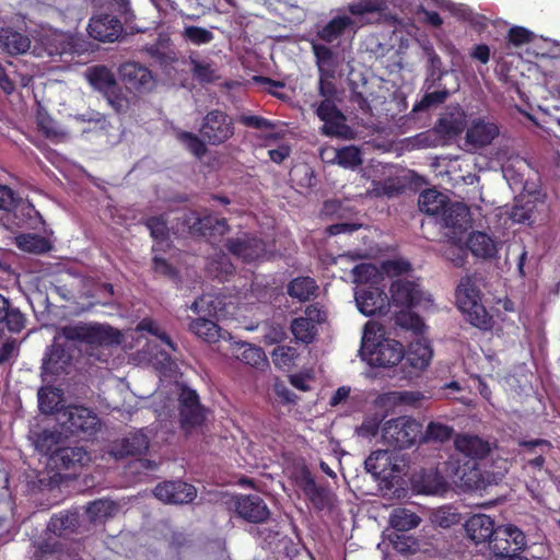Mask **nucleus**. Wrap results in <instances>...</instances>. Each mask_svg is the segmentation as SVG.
<instances>
[{"label":"nucleus","instance_id":"f257e3e1","mask_svg":"<svg viewBox=\"0 0 560 560\" xmlns=\"http://www.w3.org/2000/svg\"><path fill=\"white\" fill-rule=\"evenodd\" d=\"M65 342L57 340L47 349L43 359L44 374L58 376L66 373L73 359L74 349L68 342L88 346H110L119 343L120 332L108 325L97 323H78L60 328Z\"/></svg>","mask_w":560,"mask_h":560},{"label":"nucleus","instance_id":"f03ea898","mask_svg":"<svg viewBox=\"0 0 560 560\" xmlns=\"http://www.w3.org/2000/svg\"><path fill=\"white\" fill-rule=\"evenodd\" d=\"M454 445L456 451L465 457V462L454 469V476L468 489H477L482 481L477 459L486 458L490 453V444L477 435H457Z\"/></svg>","mask_w":560,"mask_h":560},{"label":"nucleus","instance_id":"7ed1b4c3","mask_svg":"<svg viewBox=\"0 0 560 560\" xmlns=\"http://www.w3.org/2000/svg\"><path fill=\"white\" fill-rule=\"evenodd\" d=\"M456 303L472 326L482 330L492 327V317L481 303L480 291L470 277L462 278L457 285Z\"/></svg>","mask_w":560,"mask_h":560},{"label":"nucleus","instance_id":"20e7f679","mask_svg":"<svg viewBox=\"0 0 560 560\" xmlns=\"http://www.w3.org/2000/svg\"><path fill=\"white\" fill-rule=\"evenodd\" d=\"M369 325L365 326L362 338L361 352L364 359L372 366L392 368L401 364L404 359V346L399 341L390 338H381L376 340L370 337Z\"/></svg>","mask_w":560,"mask_h":560},{"label":"nucleus","instance_id":"39448f33","mask_svg":"<svg viewBox=\"0 0 560 560\" xmlns=\"http://www.w3.org/2000/svg\"><path fill=\"white\" fill-rule=\"evenodd\" d=\"M383 441L395 450H405L421 442L422 424L408 416H400L384 422Z\"/></svg>","mask_w":560,"mask_h":560},{"label":"nucleus","instance_id":"423d86ee","mask_svg":"<svg viewBox=\"0 0 560 560\" xmlns=\"http://www.w3.org/2000/svg\"><path fill=\"white\" fill-rule=\"evenodd\" d=\"M180 222L190 235L203 237L210 243L221 242L230 232L228 220L211 213L199 215L197 211L188 210L183 213Z\"/></svg>","mask_w":560,"mask_h":560},{"label":"nucleus","instance_id":"0eeeda50","mask_svg":"<svg viewBox=\"0 0 560 560\" xmlns=\"http://www.w3.org/2000/svg\"><path fill=\"white\" fill-rule=\"evenodd\" d=\"M57 422L70 435L92 436L100 428L97 415L83 406L62 407L57 412Z\"/></svg>","mask_w":560,"mask_h":560},{"label":"nucleus","instance_id":"6e6552de","mask_svg":"<svg viewBox=\"0 0 560 560\" xmlns=\"http://www.w3.org/2000/svg\"><path fill=\"white\" fill-rule=\"evenodd\" d=\"M199 133L208 144L221 145L233 138L235 133L234 119L224 110L211 109L202 118Z\"/></svg>","mask_w":560,"mask_h":560},{"label":"nucleus","instance_id":"1a4fd4ad","mask_svg":"<svg viewBox=\"0 0 560 560\" xmlns=\"http://www.w3.org/2000/svg\"><path fill=\"white\" fill-rule=\"evenodd\" d=\"M178 415L180 428L185 431L201 427L206 421V409L198 393L186 385H182L179 389Z\"/></svg>","mask_w":560,"mask_h":560},{"label":"nucleus","instance_id":"9d476101","mask_svg":"<svg viewBox=\"0 0 560 560\" xmlns=\"http://www.w3.org/2000/svg\"><path fill=\"white\" fill-rule=\"evenodd\" d=\"M488 545L497 559L524 550L526 547V536L515 525L498 526Z\"/></svg>","mask_w":560,"mask_h":560},{"label":"nucleus","instance_id":"9b49d317","mask_svg":"<svg viewBox=\"0 0 560 560\" xmlns=\"http://www.w3.org/2000/svg\"><path fill=\"white\" fill-rule=\"evenodd\" d=\"M224 246L231 255L247 264L258 261L267 254L265 241L252 233L230 237L225 241Z\"/></svg>","mask_w":560,"mask_h":560},{"label":"nucleus","instance_id":"f8f14e48","mask_svg":"<svg viewBox=\"0 0 560 560\" xmlns=\"http://www.w3.org/2000/svg\"><path fill=\"white\" fill-rule=\"evenodd\" d=\"M325 320L326 312L316 304H310L303 315L292 319L290 329L298 341L310 345L318 334V325Z\"/></svg>","mask_w":560,"mask_h":560},{"label":"nucleus","instance_id":"ddd939ff","mask_svg":"<svg viewBox=\"0 0 560 560\" xmlns=\"http://www.w3.org/2000/svg\"><path fill=\"white\" fill-rule=\"evenodd\" d=\"M465 129V121L462 117L453 114L445 115L438 119L434 127L420 133L419 140L428 147L445 144L448 140L459 136Z\"/></svg>","mask_w":560,"mask_h":560},{"label":"nucleus","instance_id":"4468645a","mask_svg":"<svg viewBox=\"0 0 560 560\" xmlns=\"http://www.w3.org/2000/svg\"><path fill=\"white\" fill-rule=\"evenodd\" d=\"M432 353V349L427 341L419 339L410 342L408 349H404V359L401 361L404 377L411 378L425 370L430 364Z\"/></svg>","mask_w":560,"mask_h":560},{"label":"nucleus","instance_id":"2eb2a0df","mask_svg":"<svg viewBox=\"0 0 560 560\" xmlns=\"http://www.w3.org/2000/svg\"><path fill=\"white\" fill-rule=\"evenodd\" d=\"M88 32L98 42L114 43L122 35L124 26L117 16L102 13L90 19Z\"/></svg>","mask_w":560,"mask_h":560},{"label":"nucleus","instance_id":"dca6fc26","mask_svg":"<svg viewBox=\"0 0 560 560\" xmlns=\"http://www.w3.org/2000/svg\"><path fill=\"white\" fill-rule=\"evenodd\" d=\"M153 494L165 503L184 504L195 500L197 490L192 485L183 480H171L156 485Z\"/></svg>","mask_w":560,"mask_h":560},{"label":"nucleus","instance_id":"f3484780","mask_svg":"<svg viewBox=\"0 0 560 560\" xmlns=\"http://www.w3.org/2000/svg\"><path fill=\"white\" fill-rule=\"evenodd\" d=\"M355 301L359 311L365 316L386 315L390 306L386 292L373 285L360 290Z\"/></svg>","mask_w":560,"mask_h":560},{"label":"nucleus","instance_id":"a211bd4d","mask_svg":"<svg viewBox=\"0 0 560 560\" xmlns=\"http://www.w3.org/2000/svg\"><path fill=\"white\" fill-rule=\"evenodd\" d=\"M119 77L126 89L135 92L149 90L152 84L151 71L135 61H128L119 67Z\"/></svg>","mask_w":560,"mask_h":560},{"label":"nucleus","instance_id":"6ab92c4d","mask_svg":"<svg viewBox=\"0 0 560 560\" xmlns=\"http://www.w3.org/2000/svg\"><path fill=\"white\" fill-rule=\"evenodd\" d=\"M237 515L249 523H264L270 516V511L264 499L257 494L241 495L236 499Z\"/></svg>","mask_w":560,"mask_h":560},{"label":"nucleus","instance_id":"aec40b11","mask_svg":"<svg viewBox=\"0 0 560 560\" xmlns=\"http://www.w3.org/2000/svg\"><path fill=\"white\" fill-rule=\"evenodd\" d=\"M389 301L399 307H413L422 300V292L419 285L410 280L398 279L392 282Z\"/></svg>","mask_w":560,"mask_h":560},{"label":"nucleus","instance_id":"412c9836","mask_svg":"<svg viewBox=\"0 0 560 560\" xmlns=\"http://www.w3.org/2000/svg\"><path fill=\"white\" fill-rule=\"evenodd\" d=\"M149 439L143 433H133L112 443L109 454L116 459H122L128 456H138L149 450Z\"/></svg>","mask_w":560,"mask_h":560},{"label":"nucleus","instance_id":"4be33fe9","mask_svg":"<svg viewBox=\"0 0 560 560\" xmlns=\"http://www.w3.org/2000/svg\"><path fill=\"white\" fill-rule=\"evenodd\" d=\"M30 36L12 26H0V49L10 56L26 54L31 48Z\"/></svg>","mask_w":560,"mask_h":560},{"label":"nucleus","instance_id":"5701e85b","mask_svg":"<svg viewBox=\"0 0 560 560\" xmlns=\"http://www.w3.org/2000/svg\"><path fill=\"white\" fill-rule=\"evenodd\" d=\"M465 530L475 544L488 542L497 527L494 521L486 514H474L465 522Z\"/></svg>","mask_w":560,"mask_h":560},{"label":"nucleus","instance_id":"b1692460","mask_svg":"<svg viewBox=\"0 0 560 560\" xmlns=\"http://www.w3.org/2000/svg\"><path fill=\"white\" fill-rule=\"evenodd\" d=\"M50 460L58 469H70L78 466H83L90 460L88 452L80 446L74 447H60L54 452Z\"/></svg>","mask_w":560,"mask_h":560},{"label":"nucleus","instance_id":"393cba45","mask_svg":"<svg viewBox=\"0 0 560 560\" xmlns=\"http://www.w3.org/2000/svg\"><path fill=\"white\" fill-rule=\"evenodd\" d=\"M469 209L462 202H451L444 208L436 222L446 229L462 230L468 222Z\"/></svg>","mask_w":560,"mask_h":560},{"label":"nucleus","instance_id":"a878e982","mask_svg":"<svg viewBox=\"0 0 560 560\" xmlns=\"http://www.w3.org/2000/svg\"><path fill=\"white\" fill-rule=\"evenodd\" d=\"M498 135L499 129L494 124L477 120L467 129L466 141L475 148H483L490 144Z\"/></svg>","mask_w":560,"mask_h":560},{"label":"nucleus","instance_id":"bb28decb","mask_svg":"<svg viewBox=\"0 0 560 560\" xmlns=\"http://www.w3.org/2000/svg\"><path fill=\"white\" fill-rule=\"evenodd\" d=\"M79 525L80 514L78 511H61L50 518L48 529L59 537H67L75 533Z\"/></svg>","mask_w":560,"mask_h":560},{"label":"nucleus","instance_id":"cd10ccee","mask_svg":"<svg viewBox=\"0 0 560 560\" xmlns=\"http://www.w3.org/2000/svg\"><path fill=\"white\" fill-rule=\"evenodd\" d=\"M448 201L446 195L435 189H427L420 194L418 205L421 212L438 220Z\"/></svg>","mask_w":560,"mask_h":560},{"label":"nucleus","instance_id":"c85d7f7f","mask_svg":"<svg viewBox=\"0 0 560 560\" xmlns=\"http://www.w3.org/2000/svg\"><path fill=\"white\" fill-rule=\"evenodd\" d=\"M86 79L91 86L102 94L110 89H115L118 84L110 69L106 66H94L86 70Z\"/></svg>","mask_w":560,"mask_h":560},{"label":"nucleus","instance_id":"c756f323","mask_svg":"<svg viewBox=\"0 0 560 560\" xmlns=\"http://www.w3.org/2000/svg\"><path fill=\"white\" fill-rule=\"evenodd\" d=\"M471 254L480 258H492L497 254L494 241L485 232H472L467 240Z\"/></svg>","mask_w":560,"mask_h":560},{"label":"nucleus","instance_id":"7c9ffc66","mask_svg":"<svg viewBox=\"0 0 560 560\" xmlns=\"http://www.w3.org/2000/svg\"><path fill=\"white\" fill-rule=\"evenodd\" d=\"M61 432L57 429H43L38 432L33 433V443L35 448L44 454L48 455L51 458L54 452L59 450V444L61 442Z\"/></svg>","mask_w":560,"mask_h":560},{"label":"nucleus","instance_id":"2f4dec72","mask_svg":"<svg viewBox=\"0 0 560 560\" xmlns=\"http://www.w3.org/2000/svg\"><path fill=\"white\" fill-rule=\"evenodd\" d=\"M318 285L311 277H298L292 279L287 285V293L300 302L310 301L316 295Z\"/></svg>","mask_w":560,"mask_h":560},{"label":"nucleus","instance_id":"473e14b6","mask_svg":"<svg viewBox=\"0 0 560 560\" xmlns=\"http://www.w3.org/2000/svg\"><path fill=\"white\" fill-rule=\"evenodd\" d=\"M0 324L12 332H20L25 326V316L20 310L11 307L10 302L0 294Z\"/></svg>","mask_w":560,"mask_h":560},{"label":"nucleus","instance_id":"72a5a7b5","mask_svg":"<svg viewBox=\"0 0 560 560\" xmlns=\"http://www.w3.org/2000/svg\"><path fill=\"white\" fill-rule=\"evenodd\" d=\"M422 399H423V395L420 392H411V390L387 392L380 396V402L384 407H394V406L417 407Z\"/></svg>","mask_w":560,"mask_h":560},{"label":"nucleus","instance_id":"f704fd0d","mask_svg":"<svg viewBox=\"0 0 560 560\" xmlns=\"http://www.w3.org/2000/svg\"><path fill=\"white\" fill-rule=\"evenodd\" d=\"M352 24V19L347 15L335 16L325 26L317 31V37L323 42L332 43L343 35L346 30Z\"/></svg>","mask_w":560,"mask_h":560},{"label":"nucleus","instance_id":"c9c22d12","mask_svg":"<svg viewBox=\"0 0 560 560\" xmlns=\"http://www.w3.org/2000/svg\"><path fill=\"white\" fill-rule=\"evenodd\" d=\"M189 331L207 342H217L220 339L219 325L209 318L200 316L189 323Z\"/></svg>","mask_w":560,"mask_h":560},{"label":"nucleus","instance_id":"e433bc0d","mask_svg":"<svg viewBox=\"0 0 560 560\" xmlns=\"http://www.w3.org/2000/svg\"><path fill=\"white\" fill-rule=\"evenodd\" d=\"M343 168L355 170L363 163L362 152L355 145H346L334 150V156L330 160Z\"/></svg>","mask_w":560,"mask_h":560},{"label":"nucleus","instance_id":"4c0bfd02","mask_svg":"<svg viewBox=\"0 0 560 560\" xmlns=\"http://www.w3.org/2000/svg\"><path fill=\"white\" fill-rule=\"evenodd\" d=\"M235 357L244 364L253 368H259L267 363V358L260 347L254 346L248 342L237 345L235 349Z\"/></svg>","mask_w":560,"mask_h":560},{"label":"nucleus","instance_id":"58836bf2","mask_svg":"<svg viewBox=\"0 0 560 560\" xmlns=\"http://www.w3.org/2000/svg\"><path fill=\"white\" fill-rule=\"evenodd\" d=\"M18 248L31 254H45L51 249L50 242L38 234H21L15 237Z\"/></svg>","mask_w":560,"mask_h":560},{"label":"nucleus","instance_id":"ea45409f","mask_svg":"<svg viewBox=\"0 0 560 560\" xmlns=\"http://www.w3.org/2000/svg\"><path fill=\"white\" fill-rule=\"evenodd\" d=\"M421 517L406 508H398L393 511L389 523L398 532H408L419 526Z\"/></svg>","mask_w":560,"mask_h":560},{"label":"nucleus","instance_id":"a19ab883","mask_svg":"<svg viewBox=\"0 0 560 560\" xmlns=\"http://www.w3.org/2000/svg\"><path fill=\"white\" fill-rule=\"evenodd\" d=\"M117 511V504L110 500L98 499L92 501L86 506V514L92 523H100L114 516Z\"/></svg>","mask_w":560,"mask_h":560},{"label":"nucleus","instance_id":"79ce46f5","mask_svg":"<svg viewBox=\"0 0 560 560\" xmlns=\"http://www.w3.org/2000/svg\"><path fill=\"white\" fill-rule=\"evenodd\" d=\"M347 10L354 16H362L369 13L383 15L388 10L387 0H355L348 4Z\"/></svg>","mask_w":560,"mask_h":560},{"label":"nucleus","instance_id":"37998d69","mask_svg":"<svg viewBox=\"0 0 560 560\" xmlns=\"http://www.w3.org/2000/svg\"><path fill=\"white\" fill-rule=\"evenodd\" d=\"M518 445L523 447L527 453L534 454L535 448L539 447L541 450V454L535 456L534 458L528 460V465L536 469H541L545 465V452H549L552 448V444L550 441L545 439H534V440H521Z\"/></svg>","mask_w":560,"mask_h":560},{"label":"nucleus","instance_id":"c03bdc74","mask_svg":"<svg viewBox=\"0 0 560 560\" xmlns=\"http://www.w3.org/2000/svg\"><path fill=\"white\" fill-rule=\"evenodd\" d=\"M178 141L196 158L200 159L206 155L207 142L203 138L190 131H180L177 133Z\"/></svg>","mask_w":560,"mask_h":560},{"label":"nucleus","instance_id":"a18cd8bd","mask_svg":"<svg viewBox=\"0 0 560 560\" xmlns=\"http://www.w3.org/2000/svg\"><path fill=\"white\" fill-rule=\"evenodd\" d=\"M460 513L452 505H443L432 513V522L442 527L450 528L460 522Z\"/></svg>","mask_w":560,"mask_h":560},{"label":"nucleus","instance_id":"49530a36","mask_svg":"<svg viewBox=\"0 0 560 560\" xmlns=\"http://www.w3.org/2000/svg\"><path fill=\"white\" fill-rule=\"evenodd\" d=\"M144 226L150 231V235L158 242H165L168 238L170 231L167 220L163 214L149 217L143 222Z\"/></svg>","mask_w":560,"mask_h":560},{"label":"nucleus","instance_id":"de8ad7c7","mask_svg":"<svg viewBox=\"0 0 560 560\" xmlns=\"http://www.w3.org/2000/svg\"><path fill=\"white\" fill-rule=\"evenodd\" d=\"M454 430L452 427L439 423V422H430L427 427L424 434L422 433L421 442H446L451 440Z\"/></svg>","mask_w":560,"mask_h":560},{"label":"nucleus","instance_id":"09e8293b","mask_svg":"<svg viewBox=\"0 0 560 560\" xmlns=\"http://www.w3.org/2000/svg\"><path fill=\"white\" fill-rule=\"evenodd\" d=\"M396 324L401 328L411 330L418 336L423 334L425 327L423 319L417 313L409 311L398 312L396 314Z\"/></svg>","mask_w":560,"mask_h":560},{"label":"nucleus","instance_id":"8fccbe9b","mask_svg":"<svg viewBox=\"0 0 560 560\" xmlns=\"http://www.w3.org/2000/svg\"><path fill=\"white\" fill-rule=\"evenodd\" d=\"M388 459L389 456L387 451H374L364 460V468L368 472L374 475L375 477H380L385 471L386 463Z\"/></svg>","mask_w":560,"mask_h":560},{"label":"nucleus","instance_id":"3c124183","mask_svg":"<svg viewBox=\"0 0 560 560\" xmlns=\"http://www.w3.org/2000/svg\"><path fill=\"white\" fill-rule=\"evenodd\" d=\"M103 96L116 114H125L130 107V102L122 89L117 84L115 89H110Z\"/></svg>","mask_w":560,"mask_h":560},{"label":"nucleus","instance_id":"603ef678","mask_svg":"<svg viewBox=\"0 0 560 560\" xmlns=\"http://www.w3.org/2000/svg\"><path fill=\"white\" fill-rule=\"evenodd\" d=\"M298 357V350L288 346H279L271 353L272 362L279 369L291 368Z\"/></svg>","mask_w":560,"mask_h":560},{"label":"nucleus","instance_id":"864d4df0","mask_svg":"<svg viewBox=\"0 0 560 560\" xmlns=\"http://www.w3.org/2000/svg\"><path fill=\"white\" fill-rule=\"evenodd\" d=\"M346 117L343 114L339 118H329L324 120L320 128L322 133L328 137H346L350 128L346 125Z\"/></svg>","mask_w":560,"mask_h":560},{"label":"nucleus","instance_id":"5fc2aeb1","mask_svg":"<svg viewBox=\"0 0 560 560\" xmlns=\"http://www.w3.org/2000/svg\"><path fill=\"white\" fill-rule=\"evenodd\" d=\"M450 93L447 90L434 91L425 93L421 101L413 105L412 112H422L431 106L442 104L446 101Z\"/></svg>","mask_w":560,"mask_h":560},{"label":"nucleus","instance_id":"6e6d98bb","mask_svg":"<svg viewBox=\"0 0 560 560\" xmlns=\"http://www.w3.org/2000/svg\"><path fill=\"white\" fill-rule=\"evenodd\" d=\"M378 276V270L375 265L370 262L359 264L352 269L353 282L355 283H369L372 282Z\"/></svg>","mask_w":560,"mask_h":560},{"label":"nucleus","instance_id":"4d7b16f0","mask_svg":"<svg viewBox=\"0 0 560 560\" xmlns=\"http://www.w3.org/2000/svg\"><path fill=\"white\" fill-rule=\"evenodd\" d=\"M238 121L245 127L257 130H273L276 128L275 122L262 116L257 115L243 114L238 117Z\"/></svg>","mask_w":560,"mask_h":560},{"label":"nucleus","instance_id":"13d9d810","mask_svg":"<svg viewBox=\"0 0 560 560\" xmlns=\"http://www.w3.org/2000/svg\"><path fill=\"white\" fill-rule=\"evenodd\" d=\"M185 37L195 45H202L210 43L214 36L207 28L191 25L185 28Z\"/></svg>","mask_w":560,"mask_h":560},{"label":"nucleus","instance_id":"bf43d9fd","mask_svg":"<svg viewBox=\"0 0 560 560\" xmlns=\"http://www.w3.org/2000/svg\"><path fill=\"white\" fill-rule=\"evenodd\" d=\"M152 270L160 276H163L167 279L174 280L178 278V271L177 269L170 264L166 259L154 256L152 258Z\"/></svg>","mask_w":560,"mask_h":560},{"label":"nucleus","instance_id":"052dcab7","mask_svg":"<svg viewBox=\"0 0 560 560\" xmlns=\"http://www.w3.org/2000/svg\"><path fill=\"white\" fill-rule=\"evenodd\" d=\"M59 541H43L34 556V560H59Z\"/></svg>","mask_w":560,"mask_h":560},{"label":"nucleus","instance_id":"680f3d73","mask_svg":"<svg viewBox=\"0 0 560 560\" xmlns=\"http://www.w3.org/2000/svg\"><path fill=\"white\" fill-rule=\"evenodd\" d=\"M210 270L215 272L214 276L223 281L234 273L235 268L226 256H221L211 264Z\"/></svg>","mask_w":560,"mask_h":560},{"label":"nucleus","instance_id":"e2e57ef3","mask_svg":"<svg viewBox=\"0 0 560 560\" xmlns=\"http://www.w3.org/2000/svg\"><path fill=\"white\" fill-rule=\"evenodd\" d=\"M317 117L324 121L329 118H339L342 112L337 107L335 100H323L316 108Z\"/></svg>","mask_w":560,"mask_h":560},{"label":"nucleus","instance_id":"0e129e2a","mask_svg":"<svg viewBox=\"0 0 560 560\" xmlns=\"http://www.w3.org/2000/svg\"><path fill=\"white\" fill-rule=\"evenodd\" d=\"M192 74L202 83H212L217 79L215 72L211 65L202 63L199 61H192Z\"/></svg>","mask_w":560,"mask_h":560},{"label":"nucleus","instance_id":"69168bd1","mask_svg":"<svg viewBox=\"0 0 560 560\" xmlns=\"http://www.w3.org/2000/svg\"><path fill=\"white\" fill-rule=\"evenodd\" d=\"M393 547L400 553H410L416 550L417 541L411 536L395 534L390 539Z\"/></svg>","mask_w":560,"mask_h":560},{"label":"nucleus","instance_id":"338daca9","mask_svg":"<svg viewBox=\"0 0 560 560\" xmlns=\"http://www.w3.org/2000/svg\"><path fill=\"white\" fill-rule=\"evenodd\" d=\"M155 368L163 375H170L175 372L177 365L175 361L172 359L171 354L166 351H159L155 355Z\"/></svg>","mask_w":560,"mask_h":560},{"label":"nucleus","instance_id":"774afa93","mask_svg":"<svg viewBox=\"0 0 560 560\" xmlns=\"http://www.w3.org/2000/svg\"><path fill=\"white\" fill-rule=\"evenodd\" d=\"M532 32L522 26H513L509 30L508 39L515 46L527 44L532 40Z\"/></svg>","mask_w":560,"mask_h":560}]
</instances>
